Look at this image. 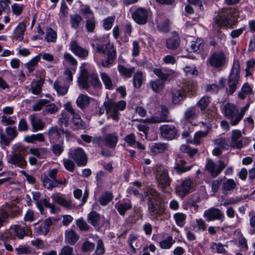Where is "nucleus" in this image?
<instances>
[{
    "label": "nucleus",
    "mask_w": 255,
    "mask_h": 255,
    "mask_svg": "<svg viewBox=\"0 0 255 255\" xmlns=\"http://www.w3.org/2000/svg\"><path fill=\"white\" fill-rule=\"evenodd\" d=\"M59 108L54 104L47 105L43 111V115L54 114L58 112Z\"/></svg>",
    "instance_id": "obj_63"
},
{
    "label": "nucleus",
    "mask_w": 255,
    "mask_h": 255,
    "mask_svg": "<svg viewBox=\"0 0 255 255\" xmlns=\"http://www.w3.org/2000/svg\"><path fill=\"white\" fill-rule=\"evenodd\" d=\"M127 103L124 100L115 102L112 100L105 102L104 106L106 108V113L113 120L118 121L119 119V111H124L126 107Z\"/></svg>",
    "instance_id": "obj_5"
},
{
    "label": "nucleus",
    "mask_w": 255,
    "mask_h": 255,
    "mask_svg": "<svg viewBox=\"0 0 255 255\" xmlns=\"http://www.w3.org/2000/svg\"><path fill=\"white\" fill-rule=\"evenodd\" d=\"M29 119L34 131L42 130L44 128L45 126L44 123L41 119L37 118L35 115H31L29 116Z\"/></svg>",
    "instance_id": "obj_28"
},
{
    "label": "nucleus",
    "mask_w": 255,
    "mask_h": 255,
    "mask_svg": "<svg viewBox=\"0 0 255 255\" xmlns=\"http://www.w3.org/2000/svg\"><path fill=\"white\" fill-rule=\"evenodd\" d=\"M132 208L130 203H122L117 205V209L120 215L124 216L126 212Z\"/></svg>",
    "instance_id": "obj_60"
},
{
    "label": "nucleus",
    "mask_w": 255,
    "mask_h": 255,
    "mask_svg": "<svg viewBox=\"0 0 255 255\" xmlns=\"http://www.w3.org/2000/svg\"><path fill=\"white\" fill-rule=\"evenodd\" d=\"M66 240L71 244L74 245L79 239V235L72 229L67 231L65 233Z\"/></svg>",
    "instance_id": "obj_45"
},
{
    "label": "nucleus",
    "mask_w": 255,
    "mask_h": 255,
    "mask_svg": "<svg viewBox=\"0 0 255 255\" xmlns=\"http://www.w3.org/2000/svg\"><path fill=\"white\" fill-rule=\"evenodd\" d=\"M44 83V80L40 79L36 81H33L31 84L30 89L32 93L34 95L39 94L42 89L41 87Z\"/></svg>",
    "instance_id": "obj_53"
},
{
    "label": "nucleus",
    "mask_w": 255,
    "mask_h": 255,
    "mask_svg": "<svg viewBox=\"0 0 255 255\" xmlns=\"http://www.w3.org/2000/svg\"><path fill=\"white\" fill-rule=\"evenodd\" d=\"M225 116L229 119L232 126H236L241 121L239 114V110L233 104H226L224 108Z\"/></svg>",
    "instance_id": "obj_9"
},
{
    "label": "nucleus",
    "mask_w": 255,
    "mask_h": 255,
    "mask_svg": "<svg viewBox=\"0 0 255 255\" xmlns=\"http://www.w3.org/2000/svg\"><path fill=\"white\" fill-rule=\"evenodd\" d=\"M100 76L106 88L108 90L114 89L115 85L109 75L105 72H101Z\"/></svg>",
    "instance_id": "obj_41"
},
{
    "label": "nucleus",
    "mask_w": 255,
    "mask_h": 255,
    "mask_svg": "<svg viewBox=\"0 0 255 255\" xmlns=\"http://www.w3.org/2000/svg\"><path fill=\"white\" fill-rule=\"evenodd\" d=\"M147 204L148 213L152 218L157 219L165 214V209L160 205V202L153 203L150 201Z\"/></svg>",
    "instance_id": "obj_15"
},
{
    "label": "nucleus",
    "mask_w": 255,
    "mask_h": 255,
    "mask_svg": "<svg viewBox=\"0 0 255 255\" xmlns=\"http://www.w3.org/2000/svg\"><path fill=\"white\" fill-rule=\"evenodd\" d=\"M144 80L143 73L141 71H137L133 76V86L136 88H139Z\"/></svg>",
    "instance_id": "obj_47"
},
{
    "label": "nucleus",
    "mask_w": 255,
    "mask_h": 255,
    "mask_svg": "<svg viewBox=\"0 0 255 255\" xmlns=\"http://www.w3.org/2000/svg\"><path fill=\"white\" fill-rule=\"evenodd\" d=\"M95 144L104 145L108 148H115L118 142V137L116 133H107L103 137L96 136L93 138Z\"/></svg>",
    "instance_id": "obj_7"
},
{
    "label": "nucleus",
    "mask_w": 255,
    "mask_h": 255,
    "mask_svg": "<svg viewBox=\"0 0 255 255\" xmlns=\"http://www.w3.org/2000/svg\"><path fill=\"white\" fill-rule=\"evenodd\" d=\"M159 130L161 136L167 140H173L178 136V129L172 125H162L159 128Z\"/></svg>",
    "instance_id": "obj_13"
},
{
    "label": "nucleus",
    "mask_w": 255,
    "mask_h": 255,
    "mask_svg": "<svg viewBox=\"0 0 255 255\" xmlns=\"http://www.w3.org/2000/svg\"><path fill=\"white\" fill-rule=\"evenodd\" d=\"M211 102V97L205 95L202 97L197 103L196 106L201 111H204Z\"/></svg>",
    "instance_id": "obj_46"
},
{
    "label": "nucleus",
    "mask_w": 255,
    "mask_h": 255,
    "mask_svg": "<svg viewBox=\"0 0 255 255\" xmlns=\"http://www.w3.org/2000/svg\"><path fill=\"white\" fill-rule=\"evenodd\" d=\"M237 184L232 179H229L224 181L222 185V190L224 191H229L236 188Z\"/></svg>",
    "instance_id": "obj_56"
},
{
    "label": "nucleus",
    "mask_w": 255,
    "mask_h": 255,
    "mask_svg": "<svg viewBox=\"0 0 255 255\" xmlns=\"http://www.w3.org/2000/svg\"><path fill=\"white\" fill-rule=\"evenodd\" d=\"M227 165V164L222 160H218L217 163H216L213 160L208 159L205 167L212 176L216 177L222 172Z\"/></svg>",
    "instance_id": "obj_10"
},
{
    "label": "nucleus",
    "mask_w": 255,
    "mask_h": 255,
    "mask_svg": "<svg viewBox=\"0 0 255 255\" xmlns=\"http://www.w3.org/2000/svg\"><path fill=\"white\" fill-rule=\"evenodd\" d=\"M253 93L252 88L250 86L248 83H245L242 87L241 90L238 93L239 97L244 100L246 98L247 95H250Z\"/></svg>",
    "instance_id": "obj_49"
},
{
    "label": "nucleus",
    "mask_w": 255,
    "mask_h": 255,
    "mask_svg": "<svg viewBox=\"0 0 255 255\" xmlns=\"http://www.w3.org/2000/svg\"><path fill=\"white\" fill-rule=\"evenodd\" d=\"M180 150L183 152L188 153V155L191 157H193V156L196 154L198 152L197 149L191 148L187 145L185 144L181 145Z\"/></svg>",
    "instance_id": "obj_64"
},
{
    "label": "nucleus",
    "mask_w": 255,
    "mask_h": 255,
    "mask_svg": "<svg viewBox=\"0 0 255 255\" xmlns=\"http://www.w3.org/2000/svg\"><path fill=\"white\" fill-rule=\"evenodd\" d=\"M150 12L146 8L138 7L132 14L133 19L138 24H145L148 21Z\"/></svg>",
    "instance_id": "obj_14"
},
{
    "label": "nucleus",
    "mask_w": 255,
    "mask_h": 255,
    "mask_svg": "<svg viewBox=\"0 0 255 255\" xmlns=\"http://www.w3.org/2000/svg\"><path fill=\"white\" fill-rule=\"evenodd\" d=\"M41 179L44 187L48 190L58 187L60 185H65L67 183V180L65 179L63 180H54L49 178L45 173L41 174Z\"/></svg>",
    "instance_id": "obj_18"
},
{
    "label": "nucleus",
    "mask_w": 255,
    "mask_h": 255,
    "mask_svg": "<svg viewBox=\"0 0 255 255\" xmlns=\"http://www.w3.org/2000/svg\"><path fill=\"white\" fill-rule=\"evenodd\" d=\"M168 115V109L165 106L162 107L160 115L154 116L156 123L172 122V120L169 119Z\"/></svg>",
    "instance_id": "obj_30"
},
{
    "label": "nucleus",
    "mask_w": 255,
    "mask_h": 255,
    "mask_svg": "<svg viewBox=\"0 0 255 255\" xmlns=\"http://www.w3.org/2000/svg\"><path fill=\"white\" fill-rule=\"evenodd\" d=\"M88 222L94 227H98L103 225L102 223L104 217L95 211L89 213L87 217Z\"/></svg>",
    "instance_id": "obj_24"
},
{
    "label": "nucleus",
    "mask_w": 255,
    "mask_h": 255,
    "mask_svg": "<svg viewBox=\"0 0 255 255\" xmlns=\"http://www.w3.org/2000/svg\"><path fill=\"white\" fill-rule=\"evenodd\" d=\"M240 80V62L235 60L234 62L231 73L228 79L227 84L229 89H227V93L229 95H232L236 90L237 85Z\"/></svg>",
    "instance_id": "obj_4"
},
{
    "label": "nucleus",
    "mask_w": 255,
    "mask_h": 255,
    "mask_svg": "<svg viewBox=\"0 0 255 255\" xmlns=\"http://www.w3.org/2000/svg\"><path fill=\"white\" fill-rule=\"evenodd\" d=\"M24 141L31 143H34L36 141L43 142L45 141V137L42 133H37L25 136Z\"/></svg>",
    "instance_id": "obj_43"
},
{
    "label": "nucleus",
    "mask_w": 255,
    "mask_h": 255,
    "mask_svg": "<svg viewBox=\"0 0 255 255\" xmlns=\"http://www.w3.org/2000/svg\"><path fill=\"white\" fill-rule=\"evenodd\" d=\"M144 196L147 198V204H148L150 201L153 203L159 202L161 199L160 194L157 190L151 187L147 188L144 192Z\"/></svg>",
    "instance_id": "obj_23"
},
{
    "label": "nucleus",
    "mask_w": 255,
    "mask_h": 255,
    "mask_svg": "<svg viewBox=\"0 0 255 255\" xmlns=\"http://www.w3.org/2000/svg\"><path fill=\"white\" fill-rule=\"evenodd\" d=\"M25 235V231L23 227L19 225H14L5 232V237L3 234L0 235V240L5 242V238L14 239L15 236H17L20 239H22Z\"/></svg>",
    "instance_id": "obj_11"
},
{
    "label": "nucleus",
    "mask_w": 255,
    "mask_h": 255,
    "mask_svg": "<svg viewBox=\"0 0 255 255\" xmlns=\"http://www.w3.org/2000/svg\"><path fill=\"white\" fill-rule=\"evenodd\" d=\"M191 181L189 179H186L176 188L178 195L182 198L189 193L191 188Z\"/></svg>",
    "instance_id": "obj_22"
},
{
    "label": "nucleus",
    "mask_w": 255,
    "mask_h": 255,
    "mask_svg": "<svg viewBox=\"0 0 255 255\" xmlns=\"http://www.w3.org/2000/svg\"><path fill=\"white\" fill-rule=\"evenodd\" d=\"M51 198L54 202L65 208H70L72 206L71 201L66 200L65 198L60 196L57 194L52 195L51 196Z\"/></svg>",
    "instance_id": "obj_35"
},
{
    "label": "nucleus",
    "mask_w": 255,
    "mask_h": 255,
    "mask_svg": "<svg viewBox=\"0 0 255 255\" xmlns=\"http://www.w3.org/2000/svg\"><path fill=\"white\" fill-rule=\"evenodd\" d=\"M172 102L174 105H179L186 98V94L182 89H175L171 92Z\"/></svg>",
    "instance_id": "obj_27"
},
{
    "label": "nucleus",
    "mask_w": 255,
    "mask_h": 255,
    "mask_svg": "<svg viewBox=\"0 0 255 255\" xmlns=\"http://www.w3.org/2000/svg\"><path fill=\"white\" fill-rule=\"evenodd\" d=\"M69 49L75 55L82 59H86L89 54L88 50L81 47L76 40L71 41Z\"/></svg>",
    "instance_id": "obj_20"
},
{
    "label": "nucleus",
    "mask_w": 255,
    "mask_h": 255,
    "mask_svg": "<svg viewBox=\"0 0 255 255\" xmlns=\"http://www.w3.org/2000/svg\"><path fill=\"white\" fill-rule=\"evenodd\" d=\"M186 161L181 157H178L176 159L175 165L174 167V170L177 173L181 174L189 171L192 168L193 165L185 166Z\"/></svg>",
    "instance_id": "obj_26"
},
{
    "label": "nucleus",
    "mask_w": 255,
    "mask_h": 255,
    "mask_svg": "<svg viewBox=\"0 0 255 255\" xmlns=\"http://www.w3.org/2000/svg\"><path fill=\"white\" fill-rule=\"evenodd\" d=\"M164 85L165 82L160 80L151 81L149 82L150 87L152 90L156 93H158L162 90Z\"/></svg>",
    "instance_id": "obj_52"
},
{
    "label": "nucleus",
    "mask_w": 255,
    "mask_h": 255,
    "mask_svg": "<svg viewBox=\"0 0 255 255\" xmlns=\"http://www.w3.org/2000/svg\"><path fill=\"white\" fill-rule=\"evenodd\" d=\"M64 143L63 141L58 143H54L51 145V150L56 156H59L64 150Z\"/></svg>",
    "instance_id": "obj_58"
},
{
    "label": "nucleus",
    "mask_w": 255,
    "mask_h": 255,
    "mask_svg": "<svg viewBox=\"0 0 255 255\" xmlns=\"http://www.w3.org/2000/svg\"><path fill=\"white\" fill-rule=\"evenodd\" d=\"M204 41L201 38H198L195 41H192L190 44L189 50L190 52H199L203 49L204 46Z\"/></svg>",
    "instance_id": "obj_32"
},
{
    "label": "nucleus",
    "mask_w": 255,
    "mask_h": 255,
    "mask_svg": "<svg viewBox=\"0 0 255 255\" xmlns=\"http://www.w3.org/2000/svg\"><path fill=\"white\" fill-rule=\"evenodd\" d=\"M173 218L176 224L180 227H183L186 223V215L183 213L178 212L173 215Z\"/></svg>",
    "instance_id": "obj_51"
},
{
    "label": "nucleus",
    "mask_w": 255,
    "mask_h": 255,
    "mask_svg": "<svg viewBox=\"0 0 255 255\" xmlns=\"http://www.w3.org/2000/svg\"><path fill=\"white\" fill-rule=\"evenodd\" d=\"M78 85L82 89L88 90L90 86L97 88L101 86L98 75L89 74L86 70L82 71L78 80Z\"/></svg>",
    "instance_id": "obj_3"
},
{
    "label": "nucleus",
    "mask_w": 255,
    "mask_h": 255,
    "mask_svg": "<svg viewBox=\"0 0 255 255\" xmlns=\"http://www.w3.org/2000/svg\"><path fill=\"white\" fill-rule=\"evenodd\" d=\"M138 237V235L132 234L129 235L128 239V244L134 252H135L136 248L139 247Z\"/></svg>",
    "instance_id": "obj_50"
},
{
    "label": "nucleus",
    "mask_w": 255,
    "mask_h": 255,
    "mask_svg": "<svg viewBox=\"0 0 255 255\" xmlns=\"http://www.w3.org/2000/svg\"><path fill=\"white\" fill-rule=\"evenodd\" d=\"M90 98L87 95L80 94L76 100V104L81 109H84L90 104Z\"/></svg>",
    "instance_id": "obj_40"
},
{
    "label": "nucleus",
    "mask_w": 255,
    "mask_h": 255,
    "mask_svg": "<svg viewBox=\"0 0 255 255\" xmlns=\"http://www.w3.org/2000/svg\"><path fill=\"white\" fill-rule=\"evenodd\" d=\"M53 87L59 95L63 96L67 94L68 91L69 84L63 85L60 81H56L54 83Z\"/></svg>",
    "instance_id": "obj_38"
},
{
    "label": "nucleus",
    "mask_w": 255,
    "mask_h": 255,
    "mask_svg": "<svg viewBox=\"0 0 255 255\" xmlns=\"http://www.w3.org/2000/svg\"><path fill=\"white\" fill-rule=\"evenodd\" d=\"M226 248H227V245H223L221 243H212L211 245V249L215 250L218 254H225Z\"/></svg>",
    "instance_id": "obj_61"
},
{
    "label": "nucleus",
    "mask_w": 255,
    "mask_h": 255,
    "mask_svg": "<svg viewBox=\"0 0 255 255\" xmlns=\"http://www.w3.org/2000/svg\"><path fill=\"white\" fill-rule=\"evenodd\" d=\"M5 132L7 136L3 133L0 134V142L5 145H9L10 142L17 135V131L15 127H8L5 129Z\"/></svg>",
    "instance_id": "obj_19"
},
{
    "label": "nucleus",
    "mask_w": 255,
    "mask_h": 255,
    "mask_svg": "<svg viewBox=\"0 0 255 255\" xmlns=\"http://www.w3.org/2000/svg\"><path fill=\"white\" fill-rule=\"evenodd\" d=\"M63 58L64 59L63 63L64 62L68 63L71 66L72 70L75 72L77 67L78 62L77 60L72 55L68 52L64 53Z\"/></svg>",
    "instance_id": "obj_42"
},
{
    "label": "nucleus",
    "mask_w": 255,
    "mask_h": 255,
    "mask_svg": "<svg viewBox=\"0 0 255 255\" xmlns=\"http://www.w3.org/2000/svg\"><path fill=\"white\" fill-rule=\"evenodd\" d=\"M40 59V55H38L33 57L29 62L25 64V66L27 69L29 73H31L34 71L38 65Z\"/></svg>",
    "instance_id": "obj_54"
},
{
    "label": "nucleus",
    "mask_w": 255,
    "mask_h": 255,
    "mask_svg": "<svg viewBox=\"0 0 255 255\" xmlns=\"http://www.w3.org/2000/svg\"><path fill=\"white\" fill-rule=\"evenodd\" d=\"M202 124L204 127H206L207 130L205 131H198L195 133L194 139L193 141V143L194 144H199L201 138L206 136L209 133V129L210 128V126L208 124H206L203 122L202 123Z\"/></svg>",
    "instance_id": "obj_31"
},
{
    "label": "nucleus",
    "mask_w": 255,
    "mask_h": 255,
    "mask_svg": "<svg viewBox=\"0 0 255 255\" xmlns=\"http://www.w3.org/2000/svg\"><path fill=\"white\" fill-rule=\"evenodd\" d=\"M69 156L79 166H85L87 163V155L82 148L78 147L74 150H70Z\"/></svg>",
    "instance_id": "obj_12"
},
{
    "label": "nucleus",
    "mask_w": 255,
    "mask_h": 255,
    "mask_svg": "<svg viewBox=\"0 0 255 255\" xmlns=\"http://www.w3.org/2000/svg\"><path fill=\"white\" fill-rule=\"evenodd\" d=\"M113 198V194L110 192H105L102 194L99 198V202L102 206L107 205Z\"/></svg>",
    "instance_id": "obj_57"
},
{
    "label": "nucleus",
    "mask_w": 255,
    "mask_h": 255,
    "mask_svg": "<svg viewBox=\"0 0 255 255\" xmlns=\"http://www.w3.org/2000/svg\"><path fill=\"white\" fill-rule=\"evenodd\" d=\"M65 109L72 116V121L76 127V128L81 129L84 126V122L81 118L80 115L76 113L70 102L64 104Z\"/></svg>",
    "instance_id": "obj_17"
},
{
    "label": "nucleus",
    "mask_w": 255,
    "mask_h": 255,
    "mask_svg": "<svg viewBox=\"0 0 255 255\" xmlns=\"http://www.w3.org/2000/svg\"><path fill=\"white\" fill-rule=\"evenodd\" d=\"M168 144L165 143H155L151 146V150L155 154L163 153L167 149Z\"/></svg>",
    "instance_id": "obj_48"
},
{
    "label": "nucleus",
    "mask_w": 255,
    "mask_h": 255,
    "mask_svg": "<svg viewBox=\"0 0 255 255\" xmlns=\"http://www.w3.org/2000/svg\"><path fill=\"white\" fill-rule=\"evenodd\" d=\"M26 155L25 148L20 147L17 151L7 156V162L18 167L24 168L27 165V162L25 159Z\"/></svg>",
    "instance_id": "obj_6"
},
{
    "label": "nucleus",
    "mask_w": 255,
    "mask_h": 255,
    "mask_svg": "<svg viewBox=\"0 0 255 255\" xmlns=\"http://www.w3.org/2000/svg\"><path fill=\"white\" fill-rule=\"evenodd\" d=\"M47 134L51 142H54L58 139L61 135L59 129L57 127H52L48 130Z\"/></svg>",
    "instance_id": "obj_44"
},
{
    "label": "nucleus",
    "mask_w": 255,
    "mask_h": 255,
    "mask_svg": "<svg viewBox=\"0 0 255 255\" xmlns=\"http://www.w3.org/2000/svg\"><path fill=\"white\" fill-rule=\"evenodd\" d=\"M207 63L216 69H221L228 63V58L222 51H217L211 54Z\"/></svg>",
    "instance_id": "obj_8"
},
{
    "label": "nucleus",
    "mask_w": 255,
    "mask_h": 255,
    "mask_svg": "<svg viewBox=\"0 0 255 255\" xmlns=\"http://www.w3.org/2000/svg\"><path fill=\"white\" fill-rule=\"evenodd\" d=\"M47 150L44 147H31L29 149V153L35 156L42 159L46 157Z\"/></svg>",
    "instance_id": "obj_36"
},
{
    "label": "nucleus",
    "mask_w": 255,
    "mask_h": 255,
    "mask_svg": "<svg viewBox=\"0 0 255 255\" xmlns=\"http://www.w3.org/2000/svg\"><path fill=\"white\" fill-rule=\"evenodd\" d=\"M92 46L97 53L107 54V59L102 62L103 66L107 67L113 63L116 56V51L113 44L110 42H108L106 45L92 43Z\"/></svg>",
    "instance_id": "obj_1"
},
{
    "label": "nucleus",
    "mask_w": 255,
    "mask_h": 255,
    "mask_svg": "<svg viewBox=\"0 0 255 255\" xmlns=\"http://www.w3.org/2000/svg\"><path fill=\"white\" fill-rule=\"evenodd\" d=\"M242 133L240 130H233L230 145L233 148H241L243 147V142L241 140Z\"/></svg>",
    "instance_id": "obj_25"
},
{
    "label": "nucleus",
    "mask_w": 255,
    "mask_h": 255,
    "mask_svg": "<svg viewBox=\"0 0 255 255\" xmlns=\"http://www.w3.org/2000/svg\"><path fill=\"white\" fill-rule=\"evenodd\" d=\"M52 224V221L50 218L45 219L39 224H35V232L37 235L46 236L49 232V228Z\"/></svg>",
    "instance_id": "obj_21"
},
{
    "label": "nucleus",
    "mask_w": 255,
    "mask_h": 255,
    "mask_svg": "<svg viewBox=\"0 0 255 255\" xmlns=\"http://www.w3.org/2000/svg\"><path fill=\"white\" fill-rule=\"evenodd\" d=\"M83 20V18L79 14H75L70 15V22L71 27L77 29L79 27L80 23Z\"/></svg>",
    "instance_id": "obj_59"
},
{
    "label": "nucleus",
    "mask_w": 255,
    "mask_h": 255,
    "mask_svg": "<svg viewBox=\"0 0 255 255\" xmlns=\"http://www.w3.org/2000/svg\"><path fill=\"white\" fill-rule=\"evenodd\" d=\"M118 70L120 74L126 78H129L131 77L133 73L134 72V67H130L129 68H127L124 65L119 64L118 66Z\"/></svg>",
    "instance_id": "obj_33"
},
{
    "label": "nucleus",
    "mask_w": 255,
    "mask_h": 255,
    "mask_svg": "<svg viewBox=\"0 0 255 255\" xmlns=\"http://www.w3.org/2000/svg\"><path fill=\"white\" fill-rule=\"evenodd\" d=\"M154 171L157 187L165 192L171 181L167 169L161 164H156L154 167Z\"/></svg>",
    "instance_id": "obj_2"
},
{
    "label": "nucleus",
    "mask_w": 255,
    "mask_h": 255,
    "mask_svg": "<svg viewBox=\"0 0 255 255\" xmlns=\"http://www.w3.org/2000/svg\"><path fill=\"white\" fill-rule=\"evenodd\" d=\"M175 242V241L173 239L172 236H168L165 239L159 242V246L162 249H169Z\"/></svg>",
    "instance_id": "obj_55"
},
{
    "label": "nucleus",
    "mask_w": 255,
    "mask_h": 255,
    "mask_svg": "<svg viewBox=\"0 0 255 255\" xmlns=\"http://www.w3.org/2000/svg\"><path fill=\"white\" fill-rule=\"evenodd\" d=\"M199 115V111L195 106L187 108L184 114V119L191 122L197 118Z\"/></svg>",
    "instance_id": "obj_29"
},
{
    "label": "nucleus",
    "mask_w": 255,
    "mask_h": 255,
    "mask_svg": "<svg viewBox=\"0 0 255 255\" xmlns=\"http://www.w3.org/2000/svg\"><path fill=\"white\" fill-rule=\"evenodd\" d=\"M25 25L23 22H20L14 31V37L15 39L22 41L23 39V33L25 30Z\"/></svg>",
    "instance_id": "obj_39"
},
{
    "label": "nucleus",
    "mask_w": 255,
    "mask_h": 255,
    "mask_svg": "<svg viewBox=\"0 0 255 255\" xmlns=\"http://www.w3.org/2000/svg\"><path fill=\"white\" fill-rule=\"evenodd\" d=\"M180 37L177 35H173L170 38H168L166 42V46L169 49H175L179 45Z\"/></svg>",
    "instance_id": "obj_34"
},
{
    "label": "nucleus",
    "mask_w": 255,
    "mask_h": 255,
    "mask_svg": "<svg viewBox=\"0 0 255 255\" xmlns=\"http://www.w3.org/2000/svg\"><path fill=\"white\" fill-rule=\"evenodd\" d=\"M204 216L208 221L219 220L223 222L225 218L224 213L217 208H211L206 210L204 213Z\"/></svg>",
    "instance_id": "obj_16"
},
{
    "label": "nucleus",
    "mask_w": 255,
    "mask_h": 255,
    "mask_svg": "<svg viewBox=\"0 0 255 255\" xmlns=\"http://www.w3.org/2000/svg\"><path fill=\"white\" fill-rule=\"evenodd\" d=\"M45 39L48 42H55L57 39L56 32L51 28L48 29Z\"/></svg>",
    "instance_id": "obj_62"
},
{
    "label": "nucleus",
    "mask_w": 255,
    "mask_h": 255,
    "mask_svg": "<svg viewBox=\"0 0 255 255\" xmlns=\"http://www.w3.org/2000/svg\"><path fill=\"white\" fill-rule=\"evenodd\" d=\"M43 205L45 207L49 208L52 213H55L56 212L55 205L49 203V201L47 199L45 198L41 199L40 201H37L36 203V206L40 210L41 213H42L43 212L44 208L43 207Z\"/></svg>",
    "instance_id": "obj_37"
}]
</instances>
